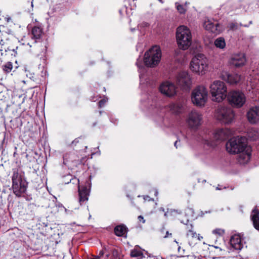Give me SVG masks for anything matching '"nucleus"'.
Wrapping results in <instances>:
<instances>
[{"mask_svg":"<svg viewBox=\"0 0 259 259\" xmlns=\"http://www.w3.org/2000/svg\"><path fill=\"white\" fill-rule=\"evenodd\" d=\"M160 3H163L162 0H158Z\"/></svg>","mask_w":259,"mask_h":259,"instance_id":"3c124183","label":"nucleus"},{"mask_svg":"<svg viewBox=\"0 0 259 259\" xmlns=\"http://www.w3.org/2000/svg\"><path fill=\"white\" fill-rule=\"evenodd\" d=\"M179 141H176L175 142V144H174V145L176 147V148H178V143Z\"/></svg>","mask_w":259,"mask_h":259,"instance_id":"79ce46f5","label":"nucleus"},{"mask_svg":"<svg viewBox=\"0 0 259 259\" xmlns=\"http://www.w3.org/2000/svg\"><path fill=\"white\" fill-rule=\"evenodd\" d=\"M12 189L14 193L17 196L20 197L26 191L27 183L25 180L13 183Z\"/></svg>","mask_w":259,"mask_h":259,"instance_id":"f8f14e48","label":"nucleus"},{"mask_svg":"<svg viewBox=\"0 0 259 259\" xmlns=\"http://www.w3.org/2000/svg\"><path fill=\"white\" fill-rule=\"evenodd\" d=\"M208 93L203 86H198L192 92L191 100L192 103L197 106H203L207 100Z\"/></svg>","mask_w":259,"mask_h":259,"instance_id":"0eeeda50","label":"nucleus"},{"mask_svg":"<svg viewBox=\"0 0 259 259\" xmlns=\"http://www.w3.org/2000/svg\"><path fill=\"white\" fill-rule=\"evenodd\" d=\"M138 219L140 222H142L143 223L145 222V220L144 219L142 215H139Z\"/></svg>","mask_w":259,"mask_h":259,"instance_id":"c9c22d12","label":"nucleus"},{"mask_svg":"<svg viewBox=\"0 0 259 259\" xmlns=\"http://www.w3.org/2000/svg\"><path fill=\"white\" fill-rule=\"evenodd\" d=\"M104 251L103 250H101L99 253V254L97 255L98 256H99V257L100 258V257H101L102 256H103L104 255Z\"/></svg>","mask_w":259,"mask_h":259,"instance_id":"4c0bfd02","label":"nucleus"},{"mask_svg":"<svg viewBox=\"0 0 259 259\" xmlns=\"http://www.w3.org/2000/svg\"><path fill=\"white\" fill-rule=\"evenodd\" d=\"M214 45L217 48L223 49L226 47V42L223 37H219L214 41Z\"/></svg>","mask_w":259,"mask_h":259,"instance_id":"bb28decb","label":"nucleus"},{"mask_svg":"<svg viewBox=\"0 0 259 259\" xmlns=\"http://www.w3.org/2000/svg\"><path fill=\"white\" fill-rule=\"evenodd\" d=\"M106 102V100L105 99H103V100H100L99 102V106L100 107H103L105 105Z\"/></svg>","mask_w":259,"mask_h":259,"instance_id":"473e14b6","label":"nucleus"},{"mask_svg":"<svg viewBox=\"0 0 259 259\" xmlns=\"http://www.w3.org/2000/svg\"><path fill=\"white\" fill-rule=\"evenodd\" d=\"M250 218L254 228L259 230V211L256 208L252 210Z\"/></svg>","mask_w":259,"mask_h":259,"instance_id":"6ab92c4d","label":"nucleus"},{"mask_svg":"<svg viewBox=\"0 0 259 259\" xmlns=\"http://www.w3.org/2000/svg\"><path fill=\"white\" fill-rule=\"evenodd\" d=\"M172 236V234L171 233H169L168 232V231H166V235L164 236V238H167V237H171Z\"/></svg>","mask_w":259,"mask_h":259,"instance_id":"e433bc0d","label":"nucleus"},{"mask_svg":"<svg viewBox=\"0 0 259 259\" xmlns=\"http://www.w3.org/2000/svg\"><path fill=\"white\" fill-rule=\"evenodd\" d=\"M79 202L82 205L88 200L90 192L86 187L78 186Z\"/></svg>","mask_w":259,"mask_h":259,"instance_id":"2eb2a0df","label":"nucleus"},{"mask_svg":"<svg viewBox=\"0 0 259 259\" xmlns=\"http://www.w3.org/2000/svg\"><path fill=\"white\" fill-rule=\"evenodd\" d=\"M131 255L132 257H138L137 259H145V256L143 255V253L137 249H133L131 252Z\"/></svg>","mask_w":259,"mask_h":259,"instance_id":"cd10ccee","label":"nucleus"},{"mask_svg":"<svg viewBox=\"0 0 259 259\" xmlns=\"http://www.w3.org/2000/svg\"><path fill=\"white\" fill-rule=\"evenodd\" d=\"M175 242L177 244H178V242L176 240H175Z\"/></svg>","mask_w":259,"mask_h":259,"instance_id":"864d4df0","label":"nucleus"},{"mask_svg":"<svg viewBox=\"0 0 259 259\" xmlns=\"http://www.w3.org/2000/svg\"><path fill=\"white\" fill-rule=\"evenodd\" d=\"M231 134V131L228 129H219L214 133L213 138L217 141H222L227 139Z\"/></svg>","mask_w":259,"mask_h":259,"instance_id":"dca6fc26","label":"nucleus"},{"mask_svg":"<svg viewBox=\"0 0 259 259\" xmlns=\"http://www.w3.org/2000/svg\"><path fill=\"white\" fill-rule=\"evenodd\" d=\"M31 3V7H33V1H32Z\"/></svg>","mask_w":259,"mask_h":259,"instance_id":"8fccbe9b","label":"nucleus"},{"mask_svg":"<svg viewBox=\"0 0 259 259\" xmlns=\"http://www.w3.org/2000/svg\"><path fill=\"white\" fill-rule=\"evenodd\" d=\"M226 97L229 104L232 107L237 108L242 107L246 102L245 95L239 91H231L228 93Z\"/></svg>","mask_w":259,"mask_h":259,"instance_id":"6e6552de","label":"nucleus"},{"mask_svg":"<svg viewBox=\"0 0 259 259\" xmlns=\"http://www.w3.org/2000/svg\"><path fill=\"white\" fill-rule=\"evenodd\" d=\"M245 62L246 58L243 54H235L232 56L229 60L230 64L236 67L243 66Z\"/></svg>","mask_w":259,"mask_h":259,"instance_id":"ddd939ff","label":"nucleus"},{"mask_svg":"<svg viewBox=\"0 0 259 259\" xmlns=\"http://www.w3.org/2000/svg\"><path fill=\"white\" fill-rule=\"evenodd\" d=\"M186 236L190 246H194L197 243L198 241H200L203 238L200 234H197L195 231L187 233Z\"/></svg>","mask_w":259,"mask_h":259,"instance_id":"f3484780","label":"nucleus"},{"mask_svg":"<svg viewBox=\"0 0 259 259\" xmlns=\"http://www.w3.org/2000/svg\"><path fill=\"white\" fill-rule=\"evenodd\" d=\"M230 244L233 248L236 250H240L242 248L241 238L239 236H233L230 240Z\"/></svg>","mask_w":259,"mask_h":259,"instance_id":"aec40b11","label":"nucleus"},{"mask_svg":"<svg viewBox=\"0 0 259 259\" xmlns=\"http://www.w3.org/2000/svg\"><path fill=\"white\" fill-rule=\"evenodd\" d=\"M202 117L199 112L196 111H191L187 119V123L192 128H197L201 123Z\"/></svg>","mask_w":259,"mask_h":259,"instance_id":"9b49d317","label":"nucleus"},{"mask_svg":"<svg viewBox=\"0 0 259 259\" xmlns=\"http://www.w3.org/2000/svg\"><path fill=\"white\" fill-rule=\"evenodd\" d=\"M149 196H146V197H144V199H145V200H149Z\"/></svg>","mask_w":259,"mask_h":259,"instance_id":"c03bdc74","label":"nucleus"},{"mask_svg":"<svg viewBox=\"0 0 259 259\" xmlns=\"http://www.w3.org/2000/svg\"><path fill=\"white\" fill-rule=\"evenodd\" d=\"M137 65L140 68L141 67V64H142V63L140 62L138 60L137 62Z\"/></svg>","mask_w":259,"mask_h":259,"instance_id":"a19ab883","label":"nucleus"},{"mask_svg":"<svg viewBox=\"0 0 259 259\" xmlns=\"http://www.w3.org/2000/svg\"><path fill=\"white\" fill-rule=\"evenodd\" d=\"M168 108L173 113L179 114L182 111L183 106L181 103H171L169 105Z\"/></svg>","mask_w":259,"mask_h":259,"instance_id":"5701e85b","label":"nucleus"},{"mask_svg":"<svg viewBox=\"0 0 259 259\" xmlns=\"http://www.w3.org/2000/svg\"><path fill=\"white\" fill-rule=\"evenodd\" d=\"M215 117L222 123L229 124L233 122L235 113L231 107L220 106L215 110Z\"/></svg>","mask_w":259,"mask_h":259,"instance_id":"39448f33","label":"nucleus"},{"mask_svg":"<svg viewBox=\"0 0 259 259\" xmlns=\"http://www.w3.org/2000/svg\"><path fill=\"white\" fill-rule=\"evenodd\" d=\"M177 83L183 90H188L190 88L191 80L188 73L185 71L180 72L177 76Z\"/></svg>","mask_w":259,"mask_h":259,"instance_id":"1a4fd4ad","label":"nucleus"},{"mask_svg":"<svg viewBox=\"0 0 259 259\" xmlns=\"http://www.w3.org/2000/svg\"><path fill=\"white\" fill-rule=\"evenodd\" d=\"M13 68L12 63L10 62H7L5 65L3 66V71L6 73H9L11 72Z\"/></svg>","mask_w":259,"mask_h":259,"instance_id":"c85d7f7f","label":"nucleus"},{"mask_svg":"<svg viewBox=\"0 0 259 259\" xmlns=\"http://www.w3.org/2000/svg\"><path fill=\"white\" fill-rule=\"evenodd\" d=\"M78 142H79L78 139L77 138V139H75L74 140H73L71 144L75 145L76 143H78Z\"/></svg>","mask_w":259,"mask_h":259,"instance_id":"58836bf2","label":"nucleus"},{"mask_svg":"<svg viewBox=\"0 0 259 259\" xmlns=\"http://www.w3.org/2000/svg\"><path fill=\"white\" fill-rule=\"evenodd\" d=\"M177 5V9L178 11L181 14H184L186 12V10L184 8V7L181 5H177V3L176 4Z\"/></svg>","mask_w":259,"mask_h":259,"instance_id":"7c9ffc66","label":"nucleus"},{"mask_svg":"<svg viewBox=\"0 0 259 259\" xmlns=\"http://www.w3.org/2000/svg\"><path fill=\"white\" fill-rule=\"evenodd\" d=\"M180 249H181V247L179 246L178 247V251H180Z\"/></svg>","mask_w":259,"mask_h":259,"instance_id":"09e8293b","label":"nucleus"},{"mask_svg":"<svg viewBox=\"0 0 259 259\" xmlns=\"http://www.w3.org/2000/svg\"><path fill=\"white\" fill-rule=\"evenodd\" d=\"M247 117L249 122L254 124L259 121V107L250 108L247 113Z\"/></svg>","mask_w":259,"mask_h":259,"instance_id":"4468645a","label":"nucleus"},{"mask_svg":"<svg viewBox=\"0 0 259 259\" xmlns=\"http://www.w3.org/2000/svg\"><path fill=\"white\" fill-rule=\"evenodd\" d=\"M12 183L16 182H19V181H23L22 176L20 173L19 172L18 169H13V174L12 176Z\"/></svg>","mask_w":259,"mask_h":259,"instance_id":"393cba45","label":"nucleus"},{"mask_svg":"<svg viewBox=\"0 0 259 259\" xmlns=\"http://www.w3.org/2000/svg\"><path fill=\"white\" fill-rule=\"evenodd\" d=\"M160 210H161V211H164V208H163V207H161V208H160Z\"/></svg>","mask_w":259,"mask_h":259,"instance_id":"49530a36","label":"nucleus"},{"mask_svg":"<svg viewBox=\"0 0 259 259\" xmlns=\"http://www.w3.org/2000/svg\"><path fill=\"white\" fill-rule=\"evenodd\" d=\"M218 23L213 24L210 21H207L205 22L204 26L205 29L208 30H210L212 32L214 31L215 30H217V27L219 26Z\"/></svg>","mask_w":259,"mask_h":259,"instance_id":"a878e982","label":"nucleus"},{"mask_svg":"<svg viewBox=\"0 0 259 259\" xmlns=\"http://www.w3.org/2000/svg\"><path fill=\"white\" fill-rule=\"evenodd\" d=\"M157 194H158V192L156 190V191H155V195L156 196V195H157Z\"/></svg>","mask_w":259,"mask_h":259,"instance_id":"de8ad7c7","label":"nucleus"},{"mask_svg":"<svg viewBox=\"0 0 259 259\" xmlns=\"http://www.w3.org/2000/svg\"><path fill=\"white\" fill-rule=\"evenodd\" d=\"M209 88L212 101L220 102L226 98L227 90L224 82L215 80L210 85Z\"/></svg>","mask_w":259,"mask_h":259,"instance_id":"7ed1b4c3","label":"nucleus"},{"mask_svg":"<svg viewBox=\"0 0 259 259\" xmlns=\"http://www.w3.org/2000/svg\"><path fill=\"white\" fill-rule=\"evenodd\" d=\"M127 232V228L124 225L117 226L114 228V233L117 236L125 237Z\"/></svg>","mask_w":259,"mask_h":259,"instance_id":"412c9836","label":"nucleus"},{"mask_svg":"<svg viewBox=\"0 0 259 259\" xmlns=\"http://www.w3.org/2000/svg\"><path fill=\"white\" fill-rule=\"evenodd\" d=\"M4 19L7 22V23H10V22H11L12 23V19L11 18L10 16H8V15H7L5 18H4Z\"/></svg>","mask_w":259,"mask_h":259,"instance_id":"72a5a7b5","label":"nucleus"},{"mask_svg":"<svg viewBox=\"0 0 259 259\" xmlns=\"http://www.w3.org/2000/svg\"><path fill=\"white\" fill-rule=\"evenodd\" d=\"M90 259H100V258L97 255H93Z\"/></svg>","mask_w":259,"mask_h":259,"instance_id":"ea45409f","label":"nucleus"},{"mask_svg":"<svg viewBox=\"0 0 259 259\" xmlns=\"http://www.w3.org/2000/svg\"><path fill=\"white\" fill-rule=\"evenodd\" d=\"M166 215H167V213H166V212H165V213H164V216H165V217H166Z\"/></svg>","mask_w":259,"mask_h":259,"instance_id":"603ef678","label":"nucleus"},{"mask_svg":"<svg viewBox=\"0 0 259 259\" xmlns=\"http://www.w3.org/2000/svg\"><path fill=\"white\" fill-rule=\"evenodd\" d=\"M149 25V24L147 23H144V26H148Z\"/></svg>","mask_w":259,"mask_h":259,"instance_id":"a18cd8bd","label":"nucleus"},{"mask_svg":"<svg viewBox=\"0 0 259 259\" xmlns=\"http://www.w3.org/2000/svg\"><path fill=\"white\" fill-rule=\"evenodd\" d=\"M186 230H187V233H189L190 231H194L193 229V226L192 224H186Z\"/></svg>","mask_w":259,"mask_h":259,"instance_id":"2f4dec72","label":"nucleus"},{"mask_svg":"<svg viewBox=\"0 0 259 259\" xmlns=\"http://www.w3.org/2000/svg\"><path fill=\"white\" fill-rule=\"evenodd\" d=\"M160 92L163 95L171 97L177 93V88L174 83L166 81L162 82L159 88Z\"/></svg>","mask_w":259,"mask_h":259,"instance_id":"9d476101","label":"nucleus"},{"mask_svg":"<svg viewBox=\"0 0 259 259\" xmlns=\"http://www.w3.org/2000/svg\"><path fill=\"white\" fill-rule=\"evenodd\" d=\"M212 233L221 236L224 234V230L221 229H215L212 231Z\"/></svg>","mask_w":259,"mask_h":259,"instance_id":"c756f323","label":"nucleus"},{"mask_svg":"<svg viewBox=\"0 0 259 259\" xmlns=\"http://www.w3.org/2000/svg\"><path fill=\"white\" fill-rule=\"evenodd\" d=\"M229 27L231 29H236L237 28V25L233 23H231Z\"/></svg>","mask_w":259,"mask_h":259,"instance_id":"f704fd0d","label":"nucleus"},{"mask_svg":"<svg viewBox=\"0 0 259 259\" xmlns=\"http://www.w3.org/2000/svg\"><path fill=\"white\" fill-rule=\"evenodd\" d=\"M226 149L231 154H237L238 162L241 164L247 163L250 160L251 149L247 145L246 139L237 136L230 139L226 143Z\"/></svg>","mask_w":259,"mask_h":259,"instance_id":"f257e3e1","label":"nucleus"},{"mask_svg":"<svg viewBox=\"0 0 259 259\" xmlns=\"http://www.w3.org/2000/svg\"><path fill=\"white\" fill-rule=\"evenodd\" d=\"M208 61L203 54L198 53L193 57L190 63L191 70L199 74H203L207 69Z\"/></svg>","mask_w":259,"mask_h":259,"instance_id":"20e7f679","label":"nucleus"},{"mask_svg":"<svg viewBox=\"0 0 259 259\" xmlns=\"http://www.w3.org/2000/svg\"><path fill=\"white\" fill-rule=\"evenodd\" d=\"M196 140L204 145L209 147H213L215 145L213 141L210 139L209 135H200L198 136Z\"/></svg>","mask_w":259,"mask_h":259,"instance_id":"a211bd4d","label":"nucleus"},{"mask_svg":"<svg viewBox=\"0 0 259 259\" xmlns=\"http://www.w3.org/2000/svg\"><path fill=\"white\" fill-rule=\"evenodd\" d=\"M241 80V76L237 74H228L227 75V81L230 84H234L238 83Z\"/></svg>","mask_w":259,"mask_h":259,"instance_id":"b1692460","label":"nucleus"},{"mask_svg":"<svg viewBox=\"0 0 259 259\" xmlns=\"http://www.w3.org/2000/svg\"><path fill=\"white\" fill-rule=\"evenodd\" d=\"M176 38L179 48L184 50H187L192 43V35L190 29L184 25L178 27Z\"/></svg>","mask_w":259,"mask_h":259,"instance_id":"f03ea898","label":"nucleus"},{"mask_svg":"<svg viewBox=\"0 0 259 259\" xmlns=\"http://www.w3.org/2000/svg\"><path fill=\"white\" fill-rule=\"evenodd\" d=\"M217 190H222V188L220 187V185H218V187L216 188Z\"/></svg>","mask_w":259,"mask_h":259,"instance_id":"37998d69","label":"nucleus"},{"mask_svg":"<svg viewBox=\"0 0 259 259\" xmlns=\"http://www.w3.org/2000/svg\"><path fill=\"white\" fill-rule=\"evenodd\" d=\"M31 38L35 40V42L36 40L39 39L42 35V29L37 26L33 27L31 32Z\"/></svg>","mask_w":259,"mask_h":259,"instance_id":"4be33fe9","label":"nucleus"},{"mask_svg":"<svg viewBox=\"0 0 259 259\" xmlns=\"http://www.w3.org/2000/svg\"><path fill=\"white\" fill-rule=\"evenodd\" d=\"M161 57L160 48L157 46H154L145 53L144 63L148 67H154L158 64Z\"/></svg>","mask_w":259,"mask_h":259,"instance_id":"423d86ee","label":"nucleus"}]
</instances>
